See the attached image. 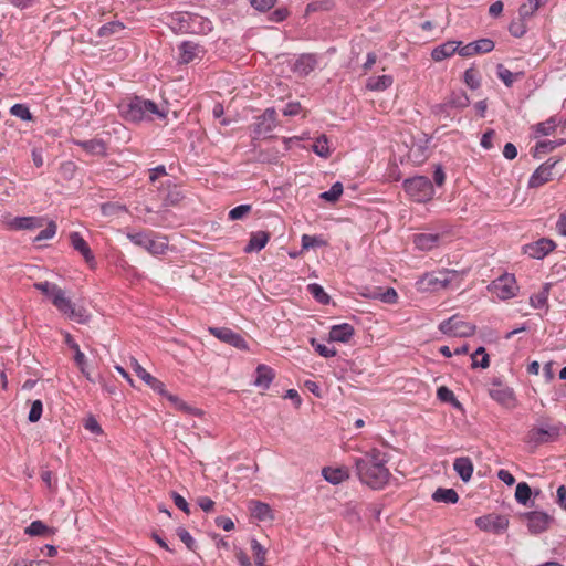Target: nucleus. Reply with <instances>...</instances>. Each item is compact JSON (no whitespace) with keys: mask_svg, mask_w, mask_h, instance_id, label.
Segmentation results:
<instances>
[{"mask_svg":"<svg viewBox=\"0 0 566 566\" xmlns=\"http://www.w3.org/2000/svg\"><path fill=\"white\" fill-rule=\"evenodd\" d=\"M389 455L379 449H371L364 458L356 460V470L360 481L373 489L384 488L390 472L387 468Z\"/></svg>","mask_w":566,"mask_h":566,"instance_id":"f257e3e1","label":"nucleus"},{"mask_svg":"<svg viewBox=\"0 0 566 566\" xmlns=\"http://www.w3.org/2000/svg\"><path fill=\"white\" fill-rule=\"evenodd\" d=\"M120 113L126 120L134 123L153 119L154 115L165 117V113L154 102L137 96L122 104Z\"/></svg>","mask_w":566,"mask_h":566,"instance_id":"f03ea898","label":"nucleus"},{"mask_svg":"<svg viewBox=\"0 0 566 566\" xmlns=\"http://www.w3.org/2000/svg\"><path fill=\"white\" fill-rule=\"evenodd\" d=\"M460 274L455 270H440L424 273L418 281L419 291H440L452 286L455 282L460 285Z\"/></svg>","mask_w":566,"mask_h":566,"instance_id":"7ed1b4c3","label":"nucleus"},{"mask_svg":"<svg viewBox=\"0 0 566 566\" xmlns=\"http://www.w3.org/2000/svg\"><path fill=\"white\" fill-rule=\"evenodd\" d=\"M127 238L132 243L145 249L151 255H163L168 250L167 238L157 235L154 232H127Z\"/></svg>","mask_w":566,"mask_h":566,"instance_id":"20e7f679","label":"nucleus"},{"mask_svg":"<svg viewBox=\"0 0 566 566\" xmlns=\"http://www.w3.org/2000/svg\"><path fill=\"white\" fill-rule=\"evenodd\" d=\"M559 436L560 424L542 421L528 430L524 441L533 447H538L556 441Z\"/></svg>","mask_w":566,"mask_h":566,"instance_id":"39448f33","label":"nucleus"},{"mask_svg":"<svg viewBox=\"0 0 566 566\" xmlns=\"http://www.w3.org/2000/svg\"><path fill=\"white\" fill-rule=\"evenodd\" d=\"M403 188L408 196L417 202L429 201L434 195L432 182L426 176H416L406 179Z\"/></svg>","mask_w":566,"mask_h":566,"instance_id":"423d86ee","label":"nucleus"},{"mask_svg":"<svg viewBox=\"0 0 566 566\" xmlns=\"http://www.w3.org/2000/svg\"><path fill=\"white\" fill-rule=\"evenodd\" d=\"M489 292L501 301L513 298L518 293V285L514 274L504 273L493 280L488 286Z\"/></svg>","mask_w":566,"mask_h":566,"instance_id":"0eeeda50","label":"nucleus"},{"mask_svg":"<svg viewBox=\"0 0 566 566\" xmlns=\"http://www.w3.org/2000/svg\"><path fill=\"white\" fill-rule=\"evenodd\" d=\"M439 331L448 336L469 337L475 333V325L461 319L459 315H453L439 324Z\"/></svg>","mask_w":566,"mask_h":566,"instance_id":"6e6552de","label":"nucleus"},{"mask_svg":"<svg viewBox=\"0 0 566 566\" xmlns=\"http://www.w3.org/2000/svg\"><path fill=\"white\" fill-rule=\"evenodd\" d=\"M179 30L185 33L207 34L212 31V22L199 14L184 13L179 17Z\"/></svg>","mask_w":566,"mask_h":566,"instance_id":"1a4fd4ad","label":"nucleus"},{"mask_svg":"<svg viewBox=\"0 0 566 566\" xmlns=\"http://www.w3.org/2000/svg\"><path fill=\"white\" fill-rule=\"evenodd\" d=\"M489 395L493 400L507 409H514L517 406V399L513 388L503 385L502 381L497 379L492 382Z\"/></svg>","mask_w":566,"mask_h":566,"instance_id":"9d476101","label":"nucleus"},{"mask_svg":"<svg viewBox=\"0 0 566 566\" xmlns=\"http://www.w3.org/2000/svg\"><path fill=\"white\" fill-rule=\"evenodd\" d=\"M52 304L57 308L59 312L66 315L71 319H74L78 323H84L86 321L84 311L81 308L77 310L72 301L66 297L65 292L62 289H60V291L54 295Z\"/></svg>","mask_w":566,"mask_h":566,"instance_id":"9b49d317","label":"nucleus"},{"mask_svg":"<svg viewBox=\"0 0 566 566\" xmlns=\"http://www.w3.org/2000/svg\"><path fill=\"white\" fill-rule=\"evenodd\" d=\"M277 125L276 111L273 107L266 108L264 113L255 118L253 124V137H265Z\"/></svg>","mask_w":566,"mask_h":566,"instance_id":"f8f14e48","label":"nucleus"},{"mask_svg":"<svg viewBox=\"0 0 566 566\" xmlns=\"http://www.w3.org/2000/svg\"><path fill=\"white\" fill-rule=\"evenodd\" d=\"M556 249V243L548 238H541L534 242L525 244L523 252L532 259L542 260Z\"/></svg>","mask_w":566,"mask_h":566,"instance_id":"ddd939ff","label":"nucleus"},{"mask_svg":"<svg viewBox=\"0 0 566 566\" xmlns=\"http://www.w3.org/2000/svg\"><path fill=\"white\" fill-rule=\"evenodd\" d=\"M209 333L220 339L221 342H224L235 348L239 349H247L248 344L245 339L238 333L233 332L232 329L228 327H209Z\"/></svg>","mask_w":566,"mask_h":566,"instance_id":"4468645a","label":"nucleus"},{"mask_svg":"<svg viewBox=\"0 0 566 566\" xmlns=\"http://www.w3.org/2000/svg\"><path fill=\"white\" fill-rule=\"evenodd\" d=\"M527 521L528 531L532 534L545 532L553 521V517L545 512L532 511L524 515Z\"/></svg>","mask_w":566,"mask_h":566,"instance_id":"2eb2a0df","label":"nucleus"},{"mask_svg":"<svg viewBox=\"0 0 566 566\" xmlns=\"http://www.w3.org/2000/svg\"><path fill=\"white\" fill-rule=\"evenodd\" d=\"M475 524L480 530L501 533L507 528L509 521L506 517L501 515H486L478 517Z\"/></svg>","mask_w":566,"mask_h":566,"instance_id":"dca6fc26","label":"nucleus"},{"mask_svg":"<svg viewBox=\"0 0 566 566\" xmlns=\"http://www.w3.org/2000/svg\"><path fill=\"white\" fill-rule=\"evenodd\" d=\"M132 366L136 376L147 386H149L155 392L160 396L166 395V387L163 381L150 375L136 359H133Z\"/></svg>","mask_w":566,"mask_h":566,"instance_id":"f3484780","label":"nucleus"},{"mask_svg":"<svg viewBox=\"0 0 566 566\" xmlns=\"http://www.w3.org/2000/svg\"><path fill=\"white\" fill-rule=\"evenodd\" d=\"M317 55L313 53L301 54L294 62L292 71L301 77L307 76L317 66Z\"/></svg>","mask_w":566,"mask_h":566,"instance_id":"a211bd4d","label":"nucleus"},{"mask_svg":"<svg viewBox=\"0 0 566 566\" xmlns=\"http://www.w3.org/2000/svg\"><path fill=\"white\" fill-rule=\"evenodd\" d=\"M205 49L192 41H184L179 45L180 63L188 64L196 59H202Z\"/></svg>","mask_w":566,"mask_h":566,"instance_id":"6ab92c4d","label":"nucleus"},{"mask_svg":"<svg viewBox=\"0 0 566 566\" xmlns=\"http://www.w3.org/2000/svg\"><path fill=\"white\" fill-rule=\"evenodd\" d=\"M557 164V160L548 159L544 164H542L531 176L528 180L530 187H539L546 181L549 180L552 175V169Z\"/></svg>","mask_w":566,"mask_h":566,"instance_id":"aec40b11","label":"nucleus"},{"mask_svg":"<svg viewBox=\"0 0 566 566\" xmlns=\"http://www.w3.org/2000/svg\"><path fill=\"white\" fill-rule=\"evenodd\" d=\"M69 239L72 248L77 251L87 263L94 262V254L91 248L78 232H71Z\"/></svg>","mask_w":566,"mask_h":566,"instance_id":"412c9836","label":"nucleus"},{"mask_svg":"<svg viewBox=\"0 0 566 566\" xmlns=\"http://www.w3.org/2000/svg\"><path fill=\"white\" fill-rule=\"evenodd\" d=\"M355 329L348 323H342L332 326L329 331V340L331 342H339L347 343L354 336Z\"/></svg>","mask_w":566,"mask_h":566,"instance_id":"4be33fe9","label":"nucleus"},{"mask_svg":"<svg viewBox=\"0 0 566 566\" xmlns=\"http://www.w3.org/2000/svg\"><path fill=\"white\" fill-rule=\"evenodd\" d=\"M460 44H461V42H459V41H447V42L436 46L432 50L431 57L436 62H441V61L452 56L459 49Z\"/></svg>","mask_w":566,"mask_h":566,"instance_id":"5701e85b","label":"nucleus"},{"mask_svg":"<svg viewBox=\"0 0 566 566\" xmlns=\"http://www.w3.org/2000/svg\"><path fill=\"white\" fill-rule=\"evenodd\" d=\"M440 238L438 233H419L413 237V243L421 251H430L438 247Z\"/></svg>","mask_w":566,"mask_h":566,"instance_id":"b1692460","label":"nucleus"},{"mask_svg":"<svg viewBox=\"0 0 566 566\" xmlns=\"http://www.w3.org/2000/svg\"><path fill=\"white\" fill-rule=\"evenodd\" d=\"M270 234L265 231L252 232L249 242L244 247L245 253L259 252L269 242Z\"/></svg>","mask_w":566,"mask_h":566,"instance_id":"393cba45","label":"nucleus"},{"mask_svg":"<svg viewBox=\"0 0 566 566\" xmlns=\"http://www.w3.org/2000/svg\"><path fill=\"white\" fill-rule=\"evenodd\" d=\"M453 470L459 474L462 481L468 482L473 474V463L470 458H457L453 462Z\"/></svg>","mask_w":566,"mask_h":566,"instance_id":"a878e982","label":"nucleus"},{"mask_svg":"<svg viewBox=\"0 0 566 566\" xmlns=\"http://www.w3.org/2000/svg\"><path fill=\"white\" fill-rule=\"evenodd\" d=\"M274 371L266 365H259L255 370L254 385L262 389H268L274 379Z\"/></svg>","mask_w":566,"mask_h":566,"instance_id":"bb28decb","label":"nucleus"},{"mask_svg":"<svg viewBox=\"0 0 566 566\" xmlns=\"http://www.w3.org/2000/svg\"><path fill=\"white\" fill-rule=\"evenodd\" d=\"M249 510L259 521L272 520L273 514L269 504L252 500L249 502Z\"/></svg>","mask_w":566,"mask_h":566,"instance_id":"cd10ccee","label":"nucleus"},{"mask_svg":"<svg viewBox=\"0 0 566 566\" xmlns=\"http://www.w3.org/2000/svg\"><path fill=\"white\" fill-rule=\"evenodd\" d=\"M73 143L91 155L103 156L106 154V146L102 139L74 140Z\"/></svg>","mask_w":566,"mask_h":566,"instance_id":"c85d7f7f","label":"nucleus"},{"mask_svg":"<svg viewBox=\"0 0 566 566\" xmlns=\"http://www.w3.org/2000/svg\"><path fill=\"white\" fill-rule=\"evenodd\" d=\"M394 83L391 75L371 76L366 82V88L373 92H382Z\"/></svg>","mask_w":566,"mask_h":566,"instance_id":"c756f323","label":"nucleus"},{"mask_svg":"<svg viewBox=\"0 0 566 566\" xmlns=\"http://www.w3.org/2000/svg\"><path fill=\"white\" fill-rule=\"evenodd\" d=\"M470 104V99L468 95L464 92H454L451 94L448 102L443 105H439L438 108L440 111H443L448 107H454V108H465Z\"/></svg>","mask_w":566,"mask_h":566,"instance_id":"7c9ffc66","label":"nucleus"},{"mask_svg":"<svg viewBox=\"0 0 566 566\" xmlns=\"http://www.w3.org/2000/svg\"><path fill=\"white\" fill-rule=\"evenodd\" d=\"M322 475L332 484H339L348 478V474L344 469L331 467L323 468Z\"/></svg>","mask_w":566,"mask_h":566,"instance_id":"2f4dec72","label":"nucleus"},{"mask_svg":"<svg viewBox=\"0 0 566 566\" xmlns=\"http://www.w3.org/2000/svg\"><path fill=\"white\" fill-rule=\"evenodd\" d=\"M547 0H527L520 6L518 15L522 19H530L541 8V6L545 4Z\"/></svg>","mask_w":566,"mask_h":566,"instance_id":"473e14b6","label":"nucleus"},{"mask_svg":"<svg viewBox=\"0 0 566 566\" xmlns=\"http://www.w3.org/2000/svg\"><path fill=\"white\" fill-rule=\"evenodd\" d=\"M432 499L436 502H443L448 504H454L459 501V495L453 489L439 488L432 494Z\"/></svg>","mask_w":566,"mask_h":566,"instance_id":"72a5a7b5","label":"nucleus"},{"mask_svg":"<svg viewBox=\"0 0 566 566\" xmlns=\"http://www.w3.org/2000/svg\"><path fill=\"white\" fill-rule=\"evenodd\" d=\"M437 397L442 402H448L458 410H462V403L455 398L452 390L446 386H441L437 390Z\"/></svg>","mask_w":566,"mask_h":566,"instance_id":"f704fd0d","label":"nucleus"},{"mask_svg":"<svg viewBox=\"0 0 566 566\" xmlns=\"http://www.w3.org/2000/svg\"><path fill=\"white\" fill-rule=\"evenodd\" d=\"M125 29V25L120 21H111L105 24H103L98 31L97 35L99 38H107L114 34L120 33Z\"/></svg>","mask_w":566,"mask_h":566,"instance_id":"c9c22d12","label":"nucleus"},{"mask_svg":"<svg viewBox=\"0 0 566 566\" xmlns=\"http://www.w3.org/2000/svg\"><path fill=\"white\" fill-rule=\"evenodd\" d=\"M39 226L35 217H17L9 222L10 229H33Z\"/></svg>","mask_w":566,"mask_h":566,"instance_id":"e433bc0d","label":"nucleus"},{"mask_svg":"<svg viewBox=\"0 0 566 566\" xmlns=\"http://www.w3.org/2000/svg\"><path fill=\"white\" fill-rule=\"evenodd\" d=\"M312 149L313 151L322 157V158H327L329 157L331 155V148H329V144H328V139L326 137V135H321L318 136L313 146H312Z\"/></svg>","mask_w":566,"mask_h":566,"instance_id":"4c0bfd02","label":"nucleus"},{"mask_svg":"<svg viewBox=\"0 0 566 566\" xmlns=\"http://www.w3.org/2000/svg\"><path fill=\"white\" fill-rule=\"evenodd\" d=\"M181 199H184L181 190L177 186L170 187L168 185V190L163 196L164 203L166 206H176Z\"/></svg>","mask_w":566,"mask_h":566,"instance_id":"58836bf2","label":"nucleus"},{"mask_svg":"<svg viewBox=\"0 0 566 566\" xmlns=\"http://www.w3.org/2000/svg\"><path fill=\"white\" fill-rule=\"evenodd\" d=\"M472 358V367L473 368H488L490 365L489 355L485 352L484 347H479L471 356Z\"/></svg>","mask_w":566,"mask_h":566,"instance_id":"ea45409f","label":"nucleus"},{"mask_svg":"<svg viewBox=\"0 0 566 566\" xmlns=\"http://www.w3.org/2000/svg\"><path fill=\"white\" fill-rule=\"evenodd\" d=\"M497 77L505 84L506 87H511L514 81L522 75V73L513 74L509 69L499 64L496 67Z\"/></svg>","mask_w":566,"mask_h":566,"instance_id":"a19ab883","label":"nucleus"},{"mask_svg":"<svg viewBox=\"0 0 566 566\" xmlns=\"http://www.w3.org/2000/svg\"><path fill=\"white\" fill-rule=\"evenodd\" d=\"M34 289L40 291L42 294L48 296L51 301L54 298V295L60 291V286L51 283L49 281L36 282L34 283Z\"/></svg>","mask_w":566,"mask_h":566,"instance_id":"79ce46f5","label":"nucleus"},{"mask_svg":"<svg viewBox=\"0 0 566 566\" xmlns=\"http://www.w3.org/2000/svg\"><path fill=\"white\" fill-rule=\"evenodd\" d=\"M373 297L385 304H396L398 302V293L394 287H387L384 292H375Z\"/></svg>","mask_w":566,"mask_h":566,"instance_id":"37998d69","label":"nucleus"},{"mask_svg":"<svg viewBox=\"0 0 566 566\" xmlns=\"http://www.w3.org/2000/svg\"><path fill=\"white\" fill-rule=\"evenodd\" d=\"M531 495H532V490L526 482H520L516 485L515 499L518 503L525 505L530 501Z\"/></svg>","mask_w":566,"mask_h":566,"instance_id":"c03bdc74","label":"nucleus"},{"mask_svg":"<svg viewBox=\"0 0 566 566\" xmlns=\"http://www.w3.org/2000/svg\"><path fill=\"white\" fill-rule=\"evenodd\" d=\"M527 19H522L518 15L517 20H513L509 25V31L514 38H522L527 32V25L525 23Z\"/></svg>","mask_w":566,"mask_h":566,"instance_id":"a18cd8bd","label":"nucleus"},{"mask_svg":"<svg viewBox=\"0 0 566 566\" xmlns=\"http://www.w3.org/2000/svg\"><path fill=\"white\" fill-rule=\"evenodd\" d=\"M557 127V120L555 117H551L545 122L538 123L535 127L537 135L547 136L555 132Z\"/></svg>","mask_w":566,"mask_h":566,"instance_id":"49530a36","label":"nucleus"},{"mask_svg":"<svg viewBox=\"0 0 566 566\" xmlns=\"http://www.w3.org/2000/svg\"><path fill=\"white\" fill-rule=\"evenodd\" d=\"M342 193L343 185L342 182L337 181L329 188V190L322 192L319 198L329 202H335L338 200Z\"/></svg>","mask_w":566,"mask_h":566,"instance_id":"de8ad7c7","label":"nucleus"},{"mask_svg":"<svg viewBox=\"0 0 566 566\" xmlns=\"http://www.w3.org/2000/svg\"><path fill=\"white\" fill-rule=\"evenodd\" d=\"M308 291L310 293L313 295V297L319 302L321 304H328L329 303V295L324 291V289L317 284V283H312L308 285Z\"/></svg>","mask_w":566,"mask_h":566,"instance_id":"09e8293b","label":"nucleus"},{"mask_svg":"<svg viewBox=\"0 0 566 566\" xmlns=\"http://www.w3.org/2000/svg\"><path fill=\"white\" fill-rule=\"evenodd\" d=\"M251 549H252L256 566H263V564L265 563V556H266L265 548L255 538H253L251 541Z\"/></svg>","mask_w":566,"mask_h":566,"instance_id":"8fccbe9b","label":"nucleus"},{"mask_svg":"<svg viewBox=\"0 0 566 566\" xmlns=\"http://www.w3.org/2000/svg\"><path fill=\"white\" fill-rule=\"evenodd\" d=\"M565 143H566V140H564V139L542 140L536 144L535 150L538 154H546V153H549V151L554 150L555 148L564 145Z\"/></svg>","mask_w":566,"mask_h":566,"instance_id":"3c124183","label":"nucleus"},{"mask_svg":"<svg viewBox=\"0 0 566 566\" xmlns=\"http://www.w3.org/2000/svg\"><path fill=\"white\" fill-rule=\"evenodd\" d=\"M161 397H165L168 399L176 409L185 411L187 413H195V409L188 406L184 400H181L178 396L171 395L166 390V395H161Z\"/></svg>","mask_w":566,"mask_h":566,"instance_id":"603ef678","label":"nucleus"},{"mask_svg":"<svg viewBox=\"0 0 566 566\" xmlns=\"http://www.w3.org/2000/svg\"><path fill=\"white\" fill-rule=\"evenodd\" d=\"M10 114L22 119V120H31L32 119V114L25 104H14L10 108Z\"/></svg>","mask_w":566,"mask_h":566,"instance_id":"864d4df0","label":"nucleus"},{"mask_svg":"<svg viewBox=\"0 0 566 566\" xmlns=\"http://www.w3.org/2000/svg\"><path fill=\"white\" fill-rule=\"evenodd\" d=\"M464 82L471 90L480 87L481 81L476 70L470 67L464 72Z\"/></svg>","mask_w":566,"mask_h":566,"instance_id":"5fc2aeb1","label":"nucleus"},{"mask_svg":"<svg viewBox=\"0 0 566 566\" xmlns=\"http://www.w3.org/2000/svg\"><path fill=\"white\" fill-rule=\"evenodd\" d=\"M547 297L548 287L545 286L542 292L534 294L530 297V303L534 308H542L547 304Z\"/></svg>","mask_w":566,"mask_h":566,"instance_id":"6e6d98bb","label":"nucleus"},{"mask_svg":"<svg viewBox=\"0 0 566 566\" xmlns=\"http://www.w3.org/2000/svg\"><path fill=\"white\" fill-rule=\"evenodd\" d=\"M43 412V403L40 399L32 401L31 408L28 415V420L30 422H38Z\"/></svg>","mask_w":566,"mask_h":566,"instance_id":"4d7b16f0","label":"nucleus"},{"mask_svg":"<svg viewBox=\"0 0 566 566\" xmlns=\"http://www.w3.org/2000/svg\"><path fill=\"white\" fill-rule=\"evenodd\" d=\"M311 344L322 357L331 358V357L336 356V354H337V352L334 347H328L324 344H319V343H317V340L315 338L311 339Z\"/></svg>","mask_w":566,"mask_h":566,"instance_id":"13d9d810","label":"nucleus"},{"mask_svg":"<svg viewBox=\"0 0 566 566\" xmlns=\"http://www.w3.org/2000/svg\"><path fill=\"white\" fill-rule=\"evenodd\" d=\"M48 531V526L41 521H33L27 528L25 533L31 536L44 535Z\"/></svg>","mask_w":566,"mask_h":566,"instance_id":"bf43d9fd","label":"nucleus"},{"mask_svg":"<svg viewBox=\"0 0 566 566\" xmlns=\"http://www.w3.org/2000/svg\"><path fill=\"white\" fill-rule=\"evenodd\" d=\"M325 244L324 240L319 237H316V235H308V234H303L302 235V248L304 250H308L311 248H316V247H321Z\"/></svg>","mask_w":566,"mask_h":566,"instance_id":"052dcab7","label":"nucleus"},{"mask_svg":"<svg viewBox=\"0 0 566 566\" xmlns=\"http://www.w3.org/2000/svg\"><path fill=\"white\" fill-rule=\"evenodd\" d=\"M177 535L180 541L187 546L188 549L193 551L196 547V541L191 534L184 527L177 528Z\"/></svg>","mask_w":566,"mask_h":566,"instance_id":"680f3d73","label":"nucleus"},{"mask_svg":"<svg viewBox=\"0 0 566 566\" xmlns=\"http://www.w3.org/2000/svg\"><path fill=\"white\" fill-rule=\"evenodd\" d=\"M474 45H475L476 54L489 53V52L493 51V49L495 46L494 42L488 38L474 41Z\"/></svg>","mask_w":566,"mask_h":566,"instance_id":"e2e57ef3","label":"nucleus"},{"mask_svg":"<svg viewBox=\"0 0 566 566\" xmlns=\"http://www.w3.org/2000/svg\"><path fill=\"white\" fill-rule=\"evenodd\" d=\"M56 233V224L55 222L51 221L46 226L45 229L41 230L39 234L35 237L34 241H42V240H49L52 239Z\"/></svg>","mask_w":566,"mask_h":566,"instance_id":"0e129e2a","label":"nucleus"},{"mask_svg":"<svg viewBox=\"0 0 566 566\" xmlns=\"http://www.w3.org/2000/svg\"><path fill=\"white\" fill-rule=\"evenodd\" d=\"M333 7V2L329 0L314 1L306 6V12H314L317 10H329Z\"/></svg>","mask_w":566,"mask_h":566,"instance_id":"69168bd1","label":"nucleus"},{"mask_svg":"<svg viewBox=\"0 0 566 566\" xmlns=\"http://www.w3.org/2000/svg\"><path fill=\"white\" fill-rule=\"evenodd\" d=\"M495 136V132L493 129H488L481 137L480 145L482 148L489 150L493 148V138Z\"/></svg>","mask_w":566,"mask_h":566,"instance_id":"338daca9","label":"nucleus"},{"mask_svg":"<svg viewBox=\"0 0 566 566\" xmlns=\"http://www.w3.org/2000/svg\"><path fill=\"white\" fill-rule=\"evenodd\" d=\"M85 429L91 431L94 434H102L103 429L101 424L97 422V420L94 417H90L85 420L84 424Z\"/></svg>","mask_w":566,"mask_h":566,"instance_id":"774afa93","label":"nucleus"}]
</instances>
